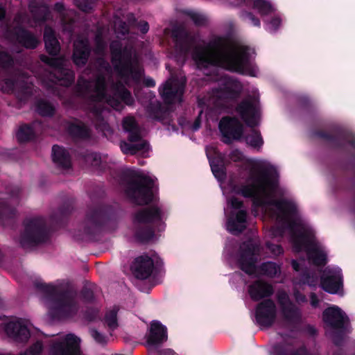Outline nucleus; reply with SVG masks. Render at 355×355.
I'll return each mask as SVG.
<instances>
[{
    "label": "nucleus",
    "instance_id": "nucleus-45",
    "mask_svg": "<svg viewBox=\"0 0 355 355\" xmlns=\"http://www.w3.org/2000/svg\"><path fill=\"white\" fill-rule=\"evenodd\" d=\"M114 30L116 34L124 35L126 34L128 31V26L125 24V23L122 22L119 19H116L114 21Z\"/></svg>",
    "mask_w": 355,
    "mask_h": 355
},
{
    "label": "nucleus",
    "instance_id": "nucleus-10",
    "mask_svg": "<svg viewBox=\"0 0 355 355\" xmlns=\"http://www.w3.org/2000/svg\"><path fill=\"white\" fill-rule=\"evenodd\" d=\"M167 340L166 327L158 321H153L150 324V333L147 337L146 345L150 355H177L173 350L165 349L158 352L155 345Z\"/></svg>",
    "mask_w": 355,
    "mask_h": 355
},
{
    "label": "nucleus",
    "instance_id": "nucleus-34",
    "mask_svg": "<svg viewBox=\"0 0 355 355\" xmlns=\"http://www.w3.org/2000/svg\"><path fill=\"white\" fill-rule=\"evenodd\" d=\"M34 135V131L31 126L24 125H21L17 133V137L20 142H25L33 138Z\"/></svg>",
    "mask_w": 355,
    "mask_h": 355
},
{
    "label": "nucleus",
    "instance_id": "nucleus-60",
    "mask_svg": "<svg viewBox=\"0 0 355 355\" xmlns=\"http://www.w3.org/2000/svg\"><path fill=\"white\" fill-rule=\"evenodd\" d=\"M199 128H200V123L198 122V121H196L195 122V123L193 124V130H197Z\"/></svg>",
    "mask_w": 355,
    "mask_h": 355
},
{
    "label": "nucleus",
    "instance_id": "nucleus-18",
    "mask_svg": "<svg viewBox=\"0 0 355 355\" xmlns=\"http://www.w3.org/2000/svg\"><path fill=\"white\" fill-rule=\"evenodd\" d=\"M7 335L16 341H26L30 337L28 322L21 319H13L4 325Z\"/></svg>",
    "mask_w": 355,
    "mask_h": 355
},
{
    "label": "nucleus",
    "instance_id": "nucleus-42",
    "mask_svg": "<svg viewBox=\"0 0 355 355\" xmlns=\"http://www.w3.org/2000/svg\"><path fill=\"white\" fill-rule=\"evenodd\" d=\"M227 159L225 162H227L229 160L234 162H243L245 159L243 154L238 149L232 150L227 155Z\"/></svg>",
    "mask_w": 355,
    "mask_h": 355
},
{
    "label": "nucleus",
    "instance_id": "nucleus-23",
    "mask_svg": "<svg viewBox=\"0 0 355 355\" xmlns=\"http://www.w3.org/2000/svg\"><path fill=\"white\" fill-rule=\"evenodd\" d=\"M278 300L282 306L286 318L288 319H298L300 318V309L290 301L287 293L279 292L278 293Z\"/></svg>",
    "mask_w": 355,
    "mask_h": 355
},
{
    "label": "nucleus",
    "instance_id": "nucleus-21",
    "mask_svg": "<svg viewBox=\"0 0 355 355\" xmlns=\"http://www.w3.org/2000/svg\"><path fill=\"white\" fill-rule=\"evenodd\" d=\"M322 316L324 323L334 329L341 328L347 319L345 314L336 306L325 309Z\"/></svg>",
    "mask_w": 355,
    "mask_h": 355
},
{
    "label": "nucleus",
    "instance_id": "nucleus-19",
    "mask_svg": "<svg viewBox=\"0 0 355 355\" xmlns=\"http://www.w3.org/2000/svg\"><path fill=\"white\" fill-rule=\"evenodd\" d=\"M276 309L274 302L271 300H266L260 303L256 310L257 322L263 327L271 325L275 321Z\"/></svg>",
    "mask_w": 355,
    "mask_h": 355
},
{
    "label": "nucleus",
    "instance_id": "nucleus-4",
    "mask_svg": "<svg viewBox=\"0 0 355 355\" xmlns=\"http://www.w3.org/2000/svg\"><path fill=\"white\" fill-rule=\"evenodd\" d=\"M41 288L43 302L53 315L70 318L77 313L79 306L73 295L61 293L60 287L55 285L42 284Z\"/></svg>",
    "mask_w": 355,
    "mask_h": 355
},
{
    "label": "nucleus",
    "instance_id": "nucleus-41",
    "mask_svg": "<svg viewBox=\"0 0 355 355\" xmlns=\"http://www.w3.org/2000/svg\"><path fill=\"white\" fill-rule=\"evenodd\" d=\"M186 14L196 25H202L206 22V17L199 12L189 10Z\"/></svg>",
    "mask_w": 355,
    "mask_h": 355
},
{
    "label": "nucleus",
    "instance_id": "nucleus-57",
    "mask_svg": "<svg viewBox=\"0 0 355 355\" xmlns=\"http://www.w3.org/2000/svg\"><path fill=\"white\" fill-rule=\"evenodd\" d=\"M78 6L80 10H82L83 11H85V12H88L89 10H90L92 9L91 5L78 4Z\"/></svg>",
    "mask_w": 355,
    "mask_h": 355
},
{
    "label": "nucleus",
    "instance_id": "nucleus-30",
    "mask_svg": "<svg viewBox=\"0 0 355 355\" xmlns=\"http://www.w3.org/2000/svg\"><path fill=\"white\" fill-rule=\"evenodd\" d=\"M44 40L46 51L51 55H56L60 51L59 42L54 35L53 31L46 27L44 34Z\"/></svg>",
    "mask_w": 355,
    "mask_h": 355
},
{
    "label": "nucleus",
    "instance_id": "nucleus-15",
    "mask_svg": "<svg viewBox=\"0 0 355 355\" xmlns=\"http://www.w3.org/2000/svg\"><path fill=\"white\" fill-rule=\"evenodd\" d=\"M236 112L248 125H256L259 119L258 99L255 97L248 98L237 106Z\"/></svg>",
    "mask_w": 355,
    "mask_h": 355
},
{
    "label": "nucleus",
    "instance_id": "nucleus-5",
    "mask_svg": "<svg viewBox=\"0 0 355 355\" xmlns=\"http://www.w3.org/2000/svg\"><path fill=\"white\" fill-rule=\"evenodd\" d=\"M130 182L127 189L128 196L137 204H147L155 198L154 180L137 170L130 172Z\"/></svg>",
    "mask_w": 355,
    "mask_h": 355
},
{
    "label": "nucleus",
    "instance_id": "nucleus-64",
    "mask_svg": "<svg viewBox=\"0 0 355 355\" xmlns=\"http://www.w3.org/2000/svg\"><path fill=\"white\" fill-rule=\"evenodd\" d=\"M71 13V11H69V12L67 14L68 15H70Z\"/></svg>",
    "mask_w": 355,
    "mask_h": 355
},
{
    "label": "nucleus",
    "instance_id": "nucleus-8",
    "mask_svg": "<svg viewBox=\"0 0 355 355\" xmlns=\"http://www.w3.org/2000/svg\"><path fill=\"white\" fill-rule=\"evenodd\" d=\"M241 88L239 82L225 78L221 80L220 87L212 92L209 102L216 106H225L226 103L238 96Z\"/></svg>",
    "mask_w": 355,
    "mask_h": 355
},
{
    "label": "nucleus",
    "instance_id": "nucleus-33",
    "mask_svg": "<svg viewBox=\"0 0 355 355\" xmlns=\"http://www.w3.org/2000/svg\"><path fill=\"white\" fill-rule=\"evenodd\" d=\"M245 141L247 144L251 147L258 149H259L263 144L260 132L255 130H252L251 133L245 137Z\"/></svg>",
    "mask_w": 355,
    "mask_h": 355
},
{
    "label": "nucleus",
    "instance_id": "nucleus-63",
    "mask_svg": "<svg viewBox=\"0 0 355 355\" xmlns=\"http://www.w3.org/2000/svg\"><path fill=\"white\" fill-rule=\"evenodd\" d=\"M65 31H71V30H68L67 28H64Z\"/></svg>",
    "mask_w": 355,
    "mask_h": 355
},
{
    "label": "nucleus",
    "instance_id": "nucleus-28",
    "mask_svg": "<svg viewBox=\"0 0 355 355\" xmlns=\"http://www.w3.org/2000/svg\"><path fill=\"white\" fill-rule=\"evenodd\" d=\"M15 35L17 40L27 49H34L39 43L37 37L21 27L15 28Z\"/></svg>",
    "mask_w": 355,
    "mask_h": 355
},
{
    "label": "nucleus",
    "instance_id": "nucleus-49",
    "mask_svg": "<svg viewBox=\"0 0 355 355\" xmlns=\"http://www.w3.org/2000/svg\"><path fill=\"white\" fill-rule=\"evenodd\" d=\"M12 62V59L8 53L5 52H0V65L2 67H7L10 66Z\"/></svg>",
    "mask_w": 355,
    "mask_h": 355
},
{
    "label": "nucleus",
    "instance_id": "nucleus-55",
    "mask_svg": "<svg viewBox=\"0 0 355 355\" xmlns=\"http://www.w3.org/2000/svg\"><path fill=\"white\" fill-rule=\"evenodd\" d=\"M96 51L100 53L105 48V44L101 40L100 37H96Z\"/></svg>",
    "mask_w": 355,
    "mask_h": 355
},
{
    "label": "nucleus",
    "instance_id": "nucleus-25",
    "mask_svg": "<svg viewBox=\"0 0 355 355\" xmlns=\"http://www.w3.org/2000/svg\"><path fill=\"white\" fill-rule=\"evenodd\" d=\"M248 292L251 298L257 301L270 295L272 293V288L270 285L259 280L249 286Z\"/></svg>",
    "mask_w": 355,
    "mask_h": 355
},
{
    "label": "nucleus",
    "instance_id": "nucleus-59",
    "mask_svg": "<svg viewBox=\"0 0 355 355\" xmlns=\"http://www.w3.org/2000/svg\"><path fill=\"white\" fill-rule=\"evenodd\" d=\"M5 16V10L0 7V19H2Z\"/></svg>",
    "mask_w": 355,
    "mask_h": 355
},
{
    "label": "nucleus",
    "instance_id": "nucleus-29",
    "mask_svg": "<svg viewBox=\"0 0 355 355\" xmlns=\"http://www.w3.org/2000/svg\"><path fill=\"white\" fill-rule=\"evenodd\" d=\"M53 160L55 163L64 168L71 166L70 157L68 152L59 146H53L52 148Z\"/></svg>",
    "mask_w": 355,
    "mask_h": 355
},
{
    "label": "nucleus",
    "instance_id": "nucleus-37",
    "mask_svg": "<svg viewBox=\"0 0 355 355\" xmlns=\"http://www.w3.org/2000/svg\"><path fill=\"white\" fill-rule=\"evenodd\" d=\"M304 352V349L298 352H295L290 346H277L275 348V355H302Z\"/></svg>",
    "mask_w": 355,
    "mask_h": 355
},
{
    "label": "nucleus",
    "instance_id": "nucleus-62",
    "mask_svg": "<svg viewBox=\"0 0 355 355\" xmlns=\"http://www.w3.org/2000/svg\"><path fill=\"white\" fill-rule=\"evenodd\" d=\"M21 16H18L17 17V18L15 19V21L17 23V25L18 26L19 24V21H21Z\"/></svg>",
    "mask_w": 355,
    "mask_h": 355
},
{
    "label": "nucleus",
    "instance_id": "nucleus-31",
    "mask_svg": "<svg viewBox=\"0 0 355 355\" xmlns=\"http://www.w3.org/2000/svg\"><path fill=\"white\" fill-rule=\"evenodd\" d=\"M67 130L69 133L73 137L85 138L89 135V129L80 121L69 123Z\"/></svg>",
    "mask_w": 355,
    "mask_h": 355
},
{
    "label": "nucleus",
    "instance_id": "nucleus-58",
    "mask_svg": "<svg viewBox=\"0 0 355 355\" xmlns=\"http://www.w3.org/2000/svg\"><path fill=\"white\" fill-rule=\"evenodd\" d=\"M292 266L295 270L298 271L300 270V264L296 261H292Z\"/></svg>",
    "mask_w": 355,
    "mask_h": 355
},
{
    "label": "nucleus",
    "instance_id": "nucleus-26",
    "mask_svg": "<svg viewBox=\"0 0 355 355\" xmlns=\"http://www.w3.org/2000/svg\"><path fill=\"white\" fill-rule=\"evenodd\" d=\"M206 153L209 160L213 174L219 181H222L225 178V173L223 167L216 164L218 161L216 160V158L221 159L222 156L214 146L207 147L206 148Z\"/></svg>",
    "mask_w": 355,
    "mask_h": 355
},
{
    "label": "nucleus",
    "instance_id": "nucleus-40",
    "mask_svg": "<svg viewBox=\"0 0 355 355\" xmlns=\"http://www.w3.org/2000/svg\"><path fill=\"white\" fill-rule=\"evenodd\" d=\"M0 89L3 92H10L14 90H16L17 92V95L19 97L20 92L18 88L16 87V85L14 83L13 80L6 78L3 80L0 83Z\"/></svg>",
    "mask_w": 355,
    "mask_h": 355
},
{
    "label": "nucleus",
    "instance_id": "nucleus-56",
    "mask_svg": "<svg viewBox=\"0 0 355 355\" xmlns=\"http://www.w3.org/2000/svg\"><path fill=\"white\" fill-rule=\"evenodd\" d=\"M139 29L140 31H141V33H146L148 32V29H149V26L147 22L146 21H142L139 24Z\"/></svg>",
    "mask_w": 355,
    "mask_h": 355
},
{
    "label": "nucleus",
    "instance_id": "nucleus-47",
    "mask_svg": "<svg viewBox=\"0 0 355 355\" xmlns=\"http://www.w3.org/2000/svg\"><path fill=\"white\" fill-rule=\"evenodd\" d=\"M28 81H25L23 79V77H21L20 80L18 78L17 82L15 83V85L20 92L24 93V94L26 95L31 93L30 87L28 85Z\"/></svg>",
    "mask_w": 355,
    "mask_h": 355
},
{
    "label": "nucleus",
    "instance_id": "nucleus-16",
    "mask_svg": "<svg viewBox=\"0 0 355 355\" xmlns=\"http://www.w3.org/2000/svg\"><path fill=\"white\" fill-rule=\"evenodd\" d=\"M320 286L331 294L338 293L343 286L340 269L326 268L321 277Z\"/></svg>",
    "mask_w": 355,
    "mask_h": 355
},
{
    "label": "nucleus",
    "instance_id": "nucleus-39",
    "mask_svg": "<svg viewBox=\"0 0 355 355\" xmlns=\"http://www.w3.org/2000/svg\"><path fill=\"white\" fill-rule=\"evenodd\" d=\"M116 313L117 309L114 307L108 311L105 315V322L111 329H114L117 326Z\"/></svg>",
    "mask_w": 355,
    "mask_h": 355
},
{
    "label": "nucleus",
    "instance_id": "nucleus-17",
    "mask_svg": "<svg viewBox=\"0 0 355 355\" xmlns=\"http://www.w3.org/2000/svg\"><path fill=\"white\" fill-rule=\"evenodd\" d=\"M7 335L16 341H26L30 337L28 322L21 319H13L4 325Z\"/></svg>",
    "mask_w": 355,
    "mask_h": 355
},
{
    "label": "nucleus",
    "instance_id": "nucleus-24",
    "mask_svg": "<svg viewBox=\"0 0 355 355\" xmlns=\"http://www.w3.org/2000/svg\"><path fill=\"white\" fill-rule=\"evenodd\" d=\"M89 55L87 40L79 37L74 42L73 61L77 65L85 64Z\"/></svg>",
    "mask_w": 355,
    "mask_h": 355
},
{
    "label": "nucleus",
    "instance_id": "nucleus-43",
    "mask_svg": "<svg viewBox=\"0 0 355 355\" xmlns=\"http://www.w3.org/2000/svg\"><path fill=\"white\" fill-rule=\"evenodd\" d=\"M173 36L175 38L177 42L180 46V47L182 49H184V47L182 46V40H185V41L188 40L189 37H188L187 33L183 30H181L180 31L175 30L173 31Z\"/></svg>",
    "mask_w": 355,
    "mask_h": 355
},
{
    "label": "nucleus",
    "instance_id": "nucleus-53",
    "mask_svg": "<svg viewBox=\"0 0 355 355\" xmlns=\"http://www.w3.org/2000/svg\"><path fill=\"white\" fill-rule=\"evenodd\" d=\"M245 18L247 21L251 23L253 26L258 27L260 26V21L259 20V19L255 17L252 14L247 13Z\"/></svg>",
    "mask_w": 355,
    "mask_h": 355
},
{
    "label": "nucleus",
    "instance_id": "nucleus-7",
    "mask_svg": "<svg viewBox=\"0 0 355 355\" xmlns=\"http://www.w3.org/2000/svg\"><path fill=\"white\" fill-rule=\"evenodd\" d=\"M41 60L46 63L50 68L46 80L45 78L42 79L44 83L49 87H52L53 85L48 81L66 87L73 82L74 74L72 71L67 68L65 60L62 58H50L45 55H42Z\"/></svg>",
    "mask_w": 355,
    "mask_h": 355
},
{
    "label": "nucleus",
    "instance_id": "nucleus-51",
    "mask_svg": "<svg viewBox=\"0 0 355 355\" xmlns=\"http://www.w3.org/2000/svg\"><path fill=\"white\" fill-rule=\"evenodd\" d=\"M91 335L94 338V339L99 343H105L106 342L105 336L101 334L96 329L91 330Z\"/></svg>",
    "mask_w": 355,
    "mask_h": 355
},
{
    "label": "nucleus",
    "instance_id": "nucleus-20",
    "mask_svg": "<svg viewBox=\"0 0 355 355\" xmlns=\"http://www.w3.org/2000/svg\"><path fill=\"white\" fill-rule=\"evenodd\" d=\"M154 268V263L150 257L147 255H141L134 261L132 269L139 279H146L150 276Z\"/></svg>",
    "mask_w": 355,
    "mask_h": 355
},
{
    "label": "nucleus",
    "instance_id": "nucleus-1",
    "mask_svg": "<svg viewBox=\"0 0 355 355\" xmlns=\"http://www.w3.org/2000/svg\"><path fill=\"white\" fill-rule=\"evenodd\" d=\"M221 188L227 198L225 213L229 232L237 234L246 227L247 209L235 196L250 198L255 215L260 209L276 220L277 226L270 232L271 236H281L287 230L295 251L304 250L314 265L323 266L327 263L324 248L315 239L313 230L298 214L295 202L279 199L286 191L279 187L277 171L270 164L263 160L256 161L245 185L239 187L231 182L227 186L221 185Z\"/></svg>",
    "mask_w": 355,
    "mask_h": 355
},
{
    "label": "nucleus",
    "instance_id": "nucleus-27",
    "mask_svg": "<svg viewBox=\"0 0 355 355\" xmlns=\"http://www.w3.org/2000/svg\"><path fill=\"white\" fill-rule=\"evenodd\" d=\"M317 282V277L312 275L311 277L309 274H303L301 279L298 282H295L294 286V297L297 303L302 304L306 302V297L304 295L300 292V289L304 284L309 286H315Z\"/></svg>",
    "mask_w": 355,
    "mask_h": 355
},
{
    "label": "nucleus",
    "instance_id": "nucleus-13",
    "mask_svg": "<svg viewBox=\"0 0 355 355\" xmlns=\"http://www.w3.org/2000/svg\"><path fill=\"white\" fill-rule=\"evenodd\" d=\"M219 129L225 143L239 140L243 134V126L236 118L225 116L219 123Z\"/></svg>",
    "mask_w": 355,
    "mask_h": 355
},
{
    "label": "nucleus",
    "instance_id": "nucleus-3",
    "mask_svg": "<svg viewBox=\"0 0 355 355\" xmlns=\"http://www.w3.org/2000/svg\"><path fill=\"white\" fill-rule=\"evenodd\" d=\"M192 58L200 69L218 65L231 71L256 76L255 72L249 71V49L233 45L224 37L213 36L202 45L196 46Z\"/></svg>",
    "mask_w": 355,
    "mask_h": 355
},
{
    "label": "nucleus",
    "instance_id": "nucleus-22",
    "mask_svg": "<svg viewBox=\"0 0 355 355\" xmlns=\"http://www.w3.org/2000/svg\"><path fill=\"white\" fill-rule=\"evenodd\" d=\"M163 215L157 207L146 208L136 213L133 223L137 227L148 223H155L162 219Z\"/></svg>",
    "mask_w": 355,
    "mask_h": 355
},
{
    "label": "nucleus",
    "instance_id": "nucleus-38",
    "mask_svg": "<svg viewBox=\"0 0 355 355\" xmlns=\"http://www.w3.org/2000/svg\"><path fill=\"white\" fill-rule=\"evenodd\" d=\"M261 273L270 277L276 275L279 272V267L275 263L268 262L261 266Z\"/></svg>",
    "mask_w": 355,
    "mask_h": 355
},
{
    "label": "nucleus",
    "instance_id": "nucleus-46",
    "mask_svg": "<svg viewBox=\"0 0 355 355\" xmlns=\"http://www.w3.org/2000/svg\"><path fill=\"white\" fill-rule=\"evenodd\" d=\"M281 24V19L278 17H274L270 21H266V29L270 32L277 31Z\"/></svg>",
    "mask_w": 355,
    "mask_h": 355
},
{
    "label": "nucleus",
    "instance_id": "nucleus-44",
    "mask_svg": "<svg viewBox=\"0 0 355 355\" xmlns=\"http://www.w3.org/2000/svg\"><path fill=\"white\" fill-rule=\"evenodd\" d=\"M86 162L94 167H100L101 165V157L96 153H91L86 157Z\"/></svg>",
    "mask_w": 355,
    "mask_h": 355
},
{
    "label": "nucleus",
    "instance_id": "nucleus-11",
    "mask_svg": "<svg viewBox=\"0 0 355 355\" xmlns=\"http://www.w3.org/2000/svg\"><path fill=\"white\" fill-rule=\"evenodd\" d=\"M51 355H83L80 350V340L73 334L60 336L53 340Z\"/></svg>",
    "mask_w": 355,
    "mask_h": 355
},
{
    "label": "nucleus",
    "instance_id": "nucleus-36",
    "mask_svg": "<svg viewBox=\"0 0 355 355\" xmlns=\"http://www.w3.org/2000/svg\"><path fill=\"white\" fill-rule=\"evenodd\" d=\"M37 110L41 115L50 116L53 114L54 107L49 102L41 101L37 103Z\"/></svg>",
    "mask_w": 355,
    "mask_h": 355
},
{
    "label": "nucleus",
    "instance_id": "nucleus-50",
    "mask_svg": "<svg viewBox=\"0 0 355 355\" xmlns=\"http://www.w3.org/2000/svg\"><path fill=\"white\" fill-rule=\"evenodd\" d=\"M10 214V211L9 208L6 205L4 201L0 202V220H3L4 218L8 217Z\"/></svg>",
    "mask_w": 355,
    "mask_h": 355
},
{
    "label": "nucleus",
    "instance_id": "nucleus-54",
    "mask_svg": "<svg viewBox=\"0 0 355 355\" xmlns=\"http://www.w3.org/2000/svg\"><path fill=\"white\" fill-rule=\"evenodd\" d=\"M320 300H318L317 295L312 293L310 295V303L312 307L317 308L319 306Z\"/></svg>",
    "mask_w": 355,
    "mask_h": 355
},
{
    "label": "nucleus",
    "instance_id": "nucleus-12",
    "mask_svg": "<svg viewBox=\"0 0 355 355\" xmlns=\"http://www.w3.org/2000/svg\"><path fill=\"white\" fill-rule=\"evenodd\" d=\"M185 81V77L183 76H180L178 78L171 76L159 91L164 100L168 103L180 102Z\"/></svg>",
    "mask_w": 355,
    "mask_h": 355
},
{
    "label": "nucleus",
    "instance_id": "nucleus-14",
    "mask_svg": "<svg viewBox=\"0 0 355 355\" xmlns=\"http://www.w3.org/2000/svg\"><path fill=\"white\" fill-rule=\"evenodd\" d=\"M242 254L239 259V265L242 270L248 274H254L257 272V255L259 253V247L252 241H248L243 243L241 247Z\"/></svg>",
    "mask_w": 355,
    "mask_h": 355
},
{
    "label": "nucleus",
    "instance_id": "nucleus-35",
    "mask_svg": "<svg viewBox=\"0 0 355 355\" xmlns=\"http://www.w3.org/2000/svg\"><path fill=\"white\" fill-rule=\"evenodd\" d=\"M31 13L34 20L37 22L45 21L49 16V8L46 6H41L36 9H32Z\"/></svg>",
    "mask_w": 355,
    "mask_h": 355
},
{
    "label": "nucleus",
    "instance_id": "nucleus-52",
    "mask_svg": "<svg viewBox=\"0 0 355 355\" xmlns=\"http://www.w3.org/2000/svg\"><path fill=\"white\" fill-rule=\"evenodd\" d=\"M267 248L270 250V252L275 256H278L283 253V249L279 245H274V244H270V243H268Z\"/></svg>",
    "mask_w": 355,
    "mask_h": 355
},
{
    "label": "nucleus",
    "instance_id": "nucleus-2",
    "mask_svg": "<svg viewBox=\"0 0 355 355\" xmlns=\"http://www.w3.org/2000/svg\"><path fill=\"white\" fill-rule=\"evenodd\" d=\"M112 70L103 58L98 59V70L95 80L89 81L81 76L78 82L77 91L80 96L87 98L92 104L91 110L98 119L108 111L101 110L104 105H107L116 110L123 108L122 101L131 105L133 98L130 93L124 88L123 84L128 86L139 85L141 81L147 87H154L155 83L151 78L143 77V69L137 60L133 55L131 49L121 50L119 42H113L110 46Z\"/></svg>",
    "mask_w": 355,
    "mask_h": 355
},
{
    "label": "nucleus",
    "instance_id": "nucleus-9",
    "mask_svg": "<svg viewBox=\"0 0 355 355\" xmlns=\"http://www.w3.org/2000/svg\"><path fill=\"white\" fill-rule=\"evenodd\" d=\"M44 222L40 218L28 219L25 221L23 232L19 238L20 244L28 248L44 240Z\"/></svg>",
    "mask_w": 355,
    "mask_h": 355
},
{
    "label": "nucleus",
    "instance_id": "nucleus-32",
    "mask_svg": "<svg viewBox=\"0 0 355 355\" xmlns=\"http://www.w3.org/2000/svg\"><path fill=\"white\" fill-rule=\"evenodd\" d=\"M253 8L262 16L268 15L275 10L274 6L266 0H253Z\"/></svg>",
    "mask_w": 355,
    "mask_h": 355
},
{
    "label": "nucleus",
    "instance_id": "nucleus-61",
    "mask_svg": "<svg viewBox=\"0 0 355 355\" xmlns=\"http://www.w3.org/2000/svg\"><path fill=\"white\" fill-rule=\"evenodd\" d=\"M55 8L58 10V11H61L64 9L63 8V5L61 4V3H57L55 5Z\"/></svg>",
    "mask_w": 355,
    "mask_h": 355
},
{
    "label": "nucleus",
    "instance_id": "nucleus-48",
    "mask_svg": "<svg viewBox=\"0 0 355 355\" xmlns=\"http://www.w3.org/2000/svg\"><path fill=\"white\" fill-rule=\"evenodd\" d=\"M137 236L142 241H148L153 239V232L150 230L146 229L144 232H137Z\"/></svg>",
    "mask_w": 355,
    "mask_h": 355
},
{
    "label": "nucleus",
    "instance_id": "nucleus-6",
    "mask_svg": "<svg viewBox=\"0 0 355 355\" xmlns=\"http://www.w3.org/2000/svg\"><path fill=\"white\" fill-rule=\"evenodd\" d=\"M122 125L124 131L128 132V142L121 141L120 148L125 154L139 153L146 156L150 148L146 141L141 138L140 129L132 116L123 119Z\"/></svg>",
    "mask_w": 355,
    "mask_h": 355
}]
</instances>
